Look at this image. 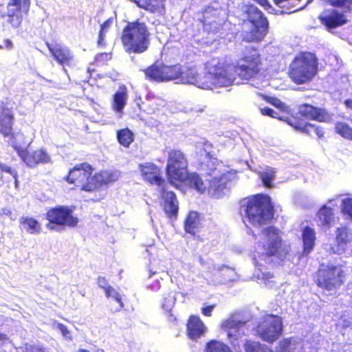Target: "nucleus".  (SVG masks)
Instances as JSON below:
<instances>
[{
	"mask_svg": "<svg viewBox=\"0 0 352 352\" xmlns=\"http://www.w3.org/2000/svg\"><path fill=\"white\" fill-rule=\"evenodd\" d=\"M93 172L94 168L88 162L79 163L69 170L65 180L86 192L98 191L102 186L113 181L108 171H100L92 175Z\"/></svg>",
	"mask_w": 352,
	"mask_h": 352,
	"instance_id": "1",
	"label": "nucleus"
},
{
	"mask_svg": "<svg viewBox=\"0 0 352 352\" xmlns=\"http://www.w3.org/2000/svg\"><path fill=\"white\" fill-rule=\"evenodd\" d=\"M120 42L129 54L146 52L151 43V33L146 23L140 19L128 22L122 30Z\"/></svg>",
	"mask_w": 352,
	"mask_h": 352,
	"instance_id": "2",
	"label": "nucleus"
},
{
	"mask_svg": "<svg viewBox=\"0 0 352 352\" xmlns=\"http://www.w3.org/2000/svg\"><path fill=\"white\" fill-rule=\"evenodd\" d=\"M318 73V59L314 53L300 52L289 65L287 75L297 85L311 82Z\"/></svg>",
	"mask_w": 352,
	"mask_h": 352,
	"instance_id": "3",
	"label": "nucleus"
},
{
	"mask_svg": "<svg viewBox=\"0 0 352 352\" xmlns=\"http://www.w3.org/2000/svg\"><path fill=\"white\" fill-rule=\"evenodd\" d=\"M265 72L263 61L258 50L252 47H246L236 64L229 63V72H232L234 80H250L262 75Z\"/></svg>",
	"mask_w": 352,
	"mask_h": 352,
	"instance_id": "4",
	"label": "nucleus"
},
{
	"mask_svg": "<svg viewBox=\"0 0 352 352\" xmlns=\"http://www.w3.org/2000/svg\"><path fill=\"white\" fill-rule=\"evenodd\" d=\"M243 207L248 221L253 226H263L274 218V207L267 195L258 193L248 197Z\"/></svg>",
	"mask_w": 352,
	"mask_h": 352,
	"instance_id": "5",
	"label": "nucleus"
},
{
	"mask_svg": "<svg viewBox=\"0 0 352 352\" xmlns=\"http://www.w3.org/2000/svg\"><path fill=\"white\" fill-rule=\"evenodd\" d=\"M262 232L266 239L265 243L262 245L263 252H257L254 258L265 263L266 258L271 257L280 261L285 259L290 252L291 246L282 239L279 230L274 226H268Z\"/></svg>",
	"mask_w": 352,
	"mask_h": 352,
	"instance_id": "6",
	"label": "nucleus"
},
{
	"mask_svg": "<svg viewBox=\"0 0 352 352\" xmlns=\"http://www.w3.org/2000/svg\"><path fill=\"white\" fill-rule=\"evenodd\" d=\"M347 268L342 264L320 263L314 275V282L322 289H339L346 280Z\"/></svg>",
	"mask_w": 352,
	"mask_h": 352,
	"instance_id": "7",
	"label": "nucleus"
},
{
	"mask_svg": "<svg viewBox=\"0 0 352 352\" xmlns=\"http://www.w3.org/2000/svg\"><path fill=\"white\" fill-rule=\"evenodd\" d=\"M234 76L229 72V63L219 60L208 72L199 75L195 83L202 89H212L213 87H228L233 84Z\"/></svg>",
	"mask_w": 352,
	"mask_h": 352,
	"instance_id": "8",
	"label": "nucleus"
},
{
	"mask_svg": "<svg viewBox=\"0 0 352 352\" xmlns=\"http://www.w3.org/2000/svg\"><path fill=\"white\" fill-rule=\"evenodd\" d=\"M247 21L252 24L249 31L243 34V41L248 43H258L264 39L269 28L267 18L255 6L248 5L246 9Z\"/></svg>",
	"mask_w": 352,
	"mask_h": 352,
	"instance_id": "9",
	"label": "nucleus"
},
{
	"mask_svg": "<svg viewBox=\"0 0 352 352\" xmlns=\"http://www.w3.org/2000/svg\"><path fill=\"white\" fill-rule=\"evenodd\" d=\"M283 330L282 317L272 314L263 316L254 328L255 335L268 344L278 340L283 335Z\"/></svg>",
	"mask_w": 352,
	"mask_h": 352,
	"instance_id": "10",
	"label": "nucleus"
},
{
	"mask_svg": "<svg viewBox=\"0 0 352 352\" xmlns=\"http://www.w3.org/2000/svg\"><path fill=\"white\" fill-rule=\"evenodd\" d=\"M45 227L50 231L60 232L67 228H74L78 223V218L74 215L73 210L67 206H56L45 213Z\"/></svg>",
	"mask_w": 352,
	"mask_h": 352,
	"instance_id": "11",
	"label": "nucleus"
},
{
	"mask_svg": "<svg viewBox=\"0 0 352 352\" xmlns=\"http://www.w3.org/2000/svg\"><path fill=\"white\" fill-rule=\"evenodd\" d=\"M189 163L186 154L179 148H170L167 153L165 173L167 182L173 186L184 177Z\"/></svg>",
	"mask_w": 352,
	"mask_h": 352,
	"instance_id": "12",
	"label": "nucleus"
},
{
	"mask_svg": "<svg viewBox=\"0 0 352 352\" xmlns=\"http://www.w3.org/2000/svg\"><path fill=\"white\" fill-rule=\"evenodd\" d=\"M247 322L245 320L229 318L221 323V329L226 332L228 340L236 352L241 351Z\"/></svg>",
	"mask_w": 352,
	"mask_h": 352,
	"instance_id": "13",
	"label": "nucleus"
},
{
	"mask_svg": "<svg viewBox=\"0 0 352 352\" xmlns=\"http://www.w3.org/2000/svg\"><path fill=\"white\" fill-rule=\"evenodd\" d=\"M14 147L24 163L30 168H34L39 164H48L52 162L50 154L43 148L28 151L26 148H17L16 146Z\"/></svg>",
	"mask_w": 352,
	"mask_h": 352,
	"instance_id": "14",
	"label": "nucleus"
},
{
	"mask_svg": "<svg viewBox=\"0 0 352 352\" xmlns=\"http://www.w3.org/2000/svg\"><path fill=\"white\" fill-rule=\"evenodd\" d=\"M53 59L61 66L69 67L74 62V55L67 46L56 42H45Z\"/></svg>",
	"mask_w": 352,
	"mask_h": 352,
	"instance_id": "15",
	"label": "nucleus"
},
{
	"mask_svg": "<svg viewBox=\"0 0 352 352\" xmlns=\"http://www.w3.org/2000/svg\"><path fill=\"white\" fill-rule=\"evenodd\" d=\"M286 122L290 126L303 133L311 135L314 133L320 140L324 138V129L320 126L305 122L304 118L298 114V111L287 117Z\"/></svg>",
	"mask_w": 352,
	"mask_h": 352,
	"instance_id": "16",
	"label": "nucleus"
},
{
	"mask_svg": "<svg viewBox=\"0 0 352 352\" xmlns=\"http://www.w3.org/2000/svg\"><path fill=\"white\" fill-rule=\"evenodd\" d=\"M14 113L11 108L2 106L0 109V134L13 141L16 140V133L14 129Z\"/></svg>",
	"mask_w": 352,
	"mask_h": 352,
	"instance_id": "17",
	"label": "nucleus"
},
{
	"mask_svg": "<svg viewBox=\"0 0 352 352\" xmlns=\"http://www.w3.org/2000/svg\"><path fill=\"white\" fill-rule=\"evenodd\" d=\"M160 197L162 200V208L168 218L176 220L179 212V201L176 194L163 186L161 189Z\"/></svg>",
	"mask_w": 352,
	"mask_h": 352,
	"instance_id": "18",
	"label": "nucleus"
},
{
	"mask_svg": "<svg viewBox=\"0 0 352 352\" xmlns=\"http://www.w3.org/2000/svg\"><path fill=\"white\" fill-rule=\"evenodd\" d=\"M143 179L151 185L163 186L165 179L162 176L160 166L153 162H144L138 166Z\"/></svg>",
	"mask_w": 352,
	"mask_h": 352,
	"instance_id": "19",
	"label": "nucleus"
},
{
	"mask_svg": "<svg viewBox=\"0 0 352 352\" xmlns=\"http://www.w3.org/2000/svg\"><path fill=\"white\" fill-rule=\"evenodd\" d=\"M318 19L328 30L340 27L348 22L346 15L335 9L324 10L318 16Z\"/></svg>",
	"mask_w": 352,
	"mask_h": 352,
	"instance_id": "20",
	"label": "nucleus"
},
{
	"mask_svg": "<svg viewBox=\"0 0 352 352\" xmlns=\"http://www.w3.org/2000/svg\"><path fill=\"white\" fill-rule=\"evenodd\" d=\"M31 4V0H10L9 6H14L12 10H9L8 17L10 23L14 27H19L23 20L22 12L28 14Z\"/></svg>",
	"mask_w": 352,
	"mask_h": 352,
	"instance_id": "21",
	"label": "nucleus"
},
{
	"mask_svg": "<svg viewBox=\"0 0 352 352\" xmlns=\"http://www.w3.org/2000/svg\"><path fill=\"white\" fill-rule=\"evenodd\" d=\"M298 114L305 119L318 122H326L329 118V113L324 109L318 108L309 104L300 105Z\"/></svg>",
	"mask_w": 352,
	"mask_h": 352,
	"instance_id": "22",
	"label": "nucleus"
},
{
	"mask_svg": "<svg viewBox=\"0 0 352 352\" xmlns=\"http://www.w3.org/2000/svg\"><path fill=\"white\" fill-rule=\"evenodd\" d=\"M206 327L198 316L190 315L186 322V335L193 340H197L206 331Z\"/></svg>",
	"mask_w": 352,
	"mask_h": 352,
	"instance_id": "23",
	"label": "nucleus"
},
{
	"mask_svg": "<svg viewBox=\"0 0 352 352\" xmlns=\"http://www.w3.org/2000/svg\"><path fill=\"white\" fill-rule=\"evenodd\" d=\"M182 185H186L189 188H194L201 193H203L206 190L203 179L196 172H190L188 170L184 174V178L179 179L176 185H173V186L177 189H179Z\"/></svg>",
	"mask_w": 352,
	"mask_h": 352,
	"instance_id": "24",
	"label": "nucleus"
},
{
	"mask_svg": "<svg viewBox=\"0 0 352 352\" xmlns=\"http://www.w3.org/2000/svg\"><path fill=\"white\" fill-rule=\"evenodd\" d=\"M201 227L199 214L196 211L189 212L184 221L185 232L191 234L194 238L203 241V239L197 234Z\"/></svg>",
	"mask_w": 352,
	"mask_h": 352,
	"instance_id": "25",
	"label": "nucleus"
},
{
	"mask_svg": "<svg viewBox=\"0 0 352 352\" xmlns=\"http://www.w3.org/2000/svg\"><path fill=\"white\" fill-rule=\"evenodd\" d=\"M318 226L322 228H329L334 221V212L332 208L322 205L316 213Z\"/></svg>",
	"mask_w": 352,
	"mask_h": 352,
	"instance_id": "26",
	"label": "nucleus"
},
{
	"mask_svg": "<svg viewBox=\"0 0 352 352\" xmlns=\"http://www.w3.org/2000/svg\"><path fill=\"white\" fill-rule=\"evenodd\" d=\"M302 239L303 242V252L310 253L314 248L316 241V233L313 228L306 226L302 230Z\"/></svg>",
	"mask_w": 352,
	"mask_h": 352,
	"instance_id": "27",
	"label": "nucleus"
},
{
	"mask_svg": "<svg viewBox=\"0 0 352 352\" xmlns=\"http://www.w3.org/2000/svg\"><path fill=\"white\" fill-rule=\"evenodd\" d=\"M163 64L154 63L143 69L146 78L153 82H163Z\"/></svg>",
	"mask_w": 352,
	"mask_h": 352,
	"instance_id": "28",
	"label": "nucleus"
},
{
	"mask_svg": "<svg viewBox=\"0 0 352 352\" xmlns=\"http://www.w3.org/2000/svg\"><path fill=\"white\" fill-rule=\"evenodd\" d=\"M163 82L183 78V71L179 64L173 65H163Z\"/></svg>",
	"mask_w": 352,
	"mask_h": 352,
	"instance_id": "29",
	"label": "nucleus"
},
{
	"mask_svg": "<svg viewBox=\"0 0 352 352\" xmlns=\"http://www.w3.org/2000/svg\"><path fill=\"white\" fill-rule=\"evenodd\" d=\"M126 100L127 89L125 85H120L113 95V109L117 112H121L126 103Z\"/></svg>",
	"mask_w": 352,
	"mask_h": 352,
	"instance_id": "30",
	"label": "nucleus"
},
{
	"mask_svg": "<svg viewBox=\"0 0 352 352\" xmlns=\"http://www.w3.org/2000/svg\"><path fill=\"white\" fill-rule=\"evenodd\" d=\"M20 225L29 234H38L41 232V223L34 218L22 217L19 221Z\"/></svg>",
	"mask_w": 352,
	"mask_h": 352,
	"instance_id": "31",
	"label": "nucleus"
},
{
	"mask_svg": "<svg viewBox=\"0 0 352 352\" xmlns=\"http://www.w3.org/2000/svg\"><path fill=\"white\" fill-rule=\"evenodd\" d=\"M336 232L337 246L342 250H344L347 244L352 241V232L344 227L338 228Z\"/></svg>",
	"mask_w": 352,
	"mask_h": 352,
	"instance_id": "32",
	"label": "nucleus"
},
{
	"mask_svg": "<svg viewBox=\"0 0 352 352\" xmlns=\"http://www.w3.org/2000/svg\"><path fill=\"white\" fill-rule=\"evenodd\" d=\"M116 137L118 143L125 148L129 147L134 141V134L127 127L118 130Z\"/></svg>",
	"mask_w": 352,
	"mask_h": 352,
	"instance_id": "33",
	"label": "nucleus"
},
{
	"mask_svg": "<svg viewBox=\"0 0 352 352\" xmlns=\"http://www.w3.org/2000/svg\"><path fill=\"white\" fill-rule=\"evenodd\" d=\"M204 352H232L230 346L222 341L210 340L206 343Z\"/></svg>",
	"mask_w": 352,
	"mask_h": 352,
	"instance_id": "34",
	"label": "nucleus"
},
{
	"mask_svg": "<svg viewBox=\"0 0 352 352\" xmlns=\"http://www.w3.org/2000/svg\"><path fill=\"white\" fill-rule=\"evenodd\" d=\"M296 344L294 337L284 338L278 342L276 352H295Z\"/></svg>",
	"mask_w": 352,
	"mask_h": 352,
	"instance_id": "35",
	"label": "nucleus"
},
{
	"mask_svg": "<svg viewBox=\"0 0 352 352\" xmlns=\"http://www.w3.org/2000/svg\"><path fill=\"white\" fill-rule=\"evenodd\" d=\"M335 131L342 138L352 141V127L345 122H337L335 124Z\"/></svg>",
	"mask_w": 352,
	"mask_h": 352,
	"instance_id": "36",
	"label": "nucleus"
},
{
	"mask_svg": "<svg viewBox=\"0 0 352 352\" xmlns=\"http://www.w3.org/2000/svg\"><path fill=\"white\" fill-rule=\"evenodd\" d=\"M113 23V19L111 18H109L107 20H105L100 27V30L98 33V37L97 41V44L98 46H104V38L106 33L107 32L108 30L111 27V24Z\"/></svg>",
	"mask_w": 352,
	"mask_h": 352,
	"instance_id": "37",
	"label": "nucleus"
},
{
	"mask_svg": "<svg viewBox=\"0 0 352 352\" xmlns=\"http://www.w3.org/2000/svg\"><path fill=\"white\" fill-rule=\"evenodd\" d=\"M243 348L245 352H261L264 347L259 342L247 339L243 343Z\"/></svg>",
	"mask_w": 352,
	"mask_h": 352,
	"instance_id": "38",
	"label": "nucleus"
},
{
	"mask_svg": "<svg viewBox=\"0 0 352 352\" xmlns=\"http://www.w3.org/2000/svg\"><path fill=\"white\" fill-rule=\"evenodd\" d=\"M112 58L111 52H102L98 54L94 58V62L97 65H102L110 60Z\"/></svg>",
	"mask_w": 352,
	"mask_h": 352,
	"instance_id": "39",
	"label": "nucleus"
},
{
	"mask_svg": "<svg viewBox=\"0 0 352 352\" xmlns=\"http://www.w3.org/2000/svg\"><path fill=\"white\" fill-rule=\"evenodd\" d=\"M261 178L263 184L265 187L271 188L272 181L274 178V173L273 171L261 173Z\"/></svg>",
	"mask_w": 352,
	"mask_h": 352,
	"instance_id": "40",
	"label": "nucleus"
},
{
	"mask_svg": "<svg viewBox=\"0 0 352 352\" xmlns=\"http://www.w3.org/2000/svg\"><path fill=\"white\" fill-rule=\"evenodd\" d=\"M0 170L1 172H5L9 173L12 176L14 179L15 186H18L19 181H18V173L15 169L12 168L10 166H8L1 162H0Z\"/></svg>",
	"mask_w": 352,
	"mask_h": 352,
	"instance_id": "41",
	"label": "nucleus"
},
{
	"mask_svg": "<svg viewBox=\"0 0 352 352\" xmlns=\"http://www.w3.org/2000/svg\"><path fill=\"white\" fill-rule=\"evenodd\" d=\"M330 6L338 8H345L347 10H349V7L350 5L351 0H325Z\"/></svg>",
	"mask_w": 352,
	"mask_h": 352,
	"instance_id": "42",
	"label": "nucleus"
},
{
	"mask_svg": "<svg viewBox=\"0 0 352 352\" xmlns=\"http://www.w3.org/2000/svg\"><path fill=\"white\" fill-rule=\"evenodd\" d=\"M342 212L352 219V199H344L342 201Z\"/></svg>",
	"mask_w": 352,
	"mask_h": 352,
	"instance_id": "43",
	"label": "nucleus"
},
{
	"mask_svg": "<svg viewBox=\"0 0 352 352\" xmlns=\"http://www.w3.org/2000/svg\"><path fill=\"white\" fill-rule=\"evenodd\" d=\"M175 302V298L171 295V294L168 293L164 297V301L162 302V307L169 310L173 306Z\"/></svg>",
	"mask_w": 352,
	"mask_h": 352,
	"instance_id": "44",
	"label": "nucleus"
},
{
	"mask_svg": "<svg viewBox=\"0 0 352 352\" xmlns=\"http://www.w3.org/2000/svg\"><path fill=\"white\" fill-rule=\"evenodd\" d=\"M263 98L267 102L276 107H281L283 105L281 100L276 97L264 96Z\"/></svg>",
	"mask_w": 352,
	"mask_h": 352,
	"instance_id": "45",
	"label": "nucleus"
},
{
	"mask_svg": "<svg viewBox=\"0 0 352 352\" xmlns=\"http://www.w3.org/2000/svg\"><path fill=\"white\" fill-rule=\"evenodd\" d=\"M261 113L263 116L271 118H277L278 113L275 112L272 109L265 107L261 109Z\"/></svg>",
	"mask_w": 352,
	"mask_h": 352,
	"instance_id": "46",
	"label": "nucleus"
},
{
	"mask_svg": "<svg viewBox=\"0 0 352 352\" xmlns=\"http://www.w3.org/2000/svg\"><path fill=\"white\" fill-rule=\"evenodd\" d=\"M97 284L99 287L104 289L109 285L108 280L104 276H98L96 280Z\"/></svg>",
	"mask_w": 352,
	"mask_h": 352,
	"instance_id": "47",
	"label": "nucleus"
},
{
	"mask_svg": "<svg viewBox=\"0 0 352 352\" xmlns=\"http://www.w3.org/2000/svg\"><path fill=\"white\" fill-rule=\"evenodd\" d=\"M214 305H208L201 308V314L205 316H211Z\"/></svg>",
	"mask_w": 352,
	"mask_h": 352,
	"instance_id": "48",
	"label": "nucleus"
},
{
	"mask_svg": "<svg viewBox=\"0 0 352 352\" xmlns=\"http://www.w3.org/2000/svg\"><path fill=\"white\" fill-rule=\"evenodd\" d=\"M13 47L12 42L9 38H6L3 41V43L0 44V49L11 50Z\"/></svg>",
	"mask_w": 352,
	"mask_h": 352,
	"instance_id": "49",
	"label": "nucleus"
},
{
	"mask_svg": "<svg viewBox=\"0 0 352 352\" xmlns=\"http://www.w3.org/2000/svg\"><path fill=\"white\" fill-rule=\"evenodd\" d=\"M112 298L119 304V310L124 308V303L122 300L121 295L118 292H114V294H113Z\"/></svg>",
	"mask_w": 352,
	"mask_h": 352,
	"instance_id": "50",
	"label": "nucleus"
},
{
	"mask_svg": "<svg viewBox=\"0 0 352 352\" xmlns=\"http://www.w3.org/2000/svg\"><path fill=\"white\" fill-rule=\"evenodd\" d=\"M105 293V296L107 298L112 297L113 294H114V292H116L117 291L115 290V289L111 286L108 285L107 287L102 289Z\"/></svg>",
	"mask_w": 352,
	"mask_h": 352,
	"instance_id": "51",
	"label": "nucleus"
},
{
	"mask_svg": "<svg viewBox=\"0 0 352 352\" xmlns=\"http://www.w3.org/2000/svg\"><path fill=\"white\" fill-rule=\"evenodd\" d=\"M26 352H45V350L38 345H31Z\"/></svg>",
	"mask_w": 352,
	"mask_h": 352,
	"instance_id": "52",
	"label": "nucleus"
},
{
	"mask_svg": "<svg viewBox=\"0 0 352 352\" xmlns=\"http://www.w3.org/2000/svg\"><path fill=\"white\" fill-rule=\"evenodd\" d=\"M58 329L61 332L62 335L65 337L67 336L69 334V331L67 329V327L63 324H58Z\"/></svg>",
	"mask_w": 352,
	"mask_h": 352,
	"instance_id": "53",
	"label": "nucleus"
},
{
	"mask_svg": "<svg viewBox=\"0 0 352 352\" xmlns=\"http://www.w3.org/2000/svg\"><path fill=\"white\" fill-rule=\"evenodd\" d=\"M259 5L264 7L265 9L270 8L271 7L267 0H254Z\"/></svg>",
	"mask_w": 352,
	"mask_h": 352,
	"instance_id": "54",
	"label": "nucleus"
},
{
	"mask_svg": "<svg viewBox=\"0 0 352 352\" xmlns=\"http://www.w3.org/2000/svg\"><path fill=\"white\" fill-rule=\"evenodd\" d=\"M343 104L346 109L352 111V98L344 100Z\"/></svg>",
	"mask_w": 352,
	"mask_h": 352,
	"instance_id": "55",
	"label": "nucleus"
},
{
	"mask_svg": "<svg viewBox=\"0 0 352 352\" xmlns=\"http://www.w3.org/2000/svg\"><path fill=\"white\" fill-rule=\"evenodd\" d=\"M1 214L10 217L12 215V211L11 209L9 208H2Z\"/></svg>",
	"mask_w": 352,
	"mask_h": 352,
	"instance_id": "56",
	"label": "nucleus"
},
{
	"mask_svg": "<svg viewBox=\"0 0 352 352\" xmlns=\"http://www.w3.org/2000/svg\"><path fill=\"white\" fill-rule=\"evenodd\" d=\"M273 276H274L273 274L270 273V272H265V273H263V274H262V278L265 280H267L272 278Z\"/></svg>",
	"mask_w": 352,
	"mask_h": 352,
	"instance_id": "57",
	"label": "nucleus"
},
{
	"mask_svg": "<svg viewBox=\"0 0 352 352\" xmlns=\"http://www.w3.org/2000/svg\"><path fill=\"white\" fill-rule=\"evenodd\" d=\"M6 336L0 333V347L4 344Z\"/></svg>",
	"mask_w": 352,
	"mask_h": 352,
	"instance_id": "58",
	"label": "nucleus"
},
{
	"mask_svg": "<svg viewBox=\"0 0 352 352\" xmlns=\"http://www.w3.org/2000/svg\"><path fill=\"white\" fill-rule=\"evenodd\" d=\"M76 352H90L89 351L85 349H79Z\"/></svg>",
	"mask_w": 352,
	"mask_h": 352,
	"instance_id": "59",
	"label": "nucleus"
},
{
	"mask_svg": "<svg viewBox=\"0 0 352 352\" xmlns=\"http://www.w3.org/2000/svg\"><path fill=\"white\" fill-rule=\"evenodd\" d=\"M261 352H273L272 349L263 348Z\"/></svg>",
	"mask_w": 352,
	"mask_h": 352,
	"instance_id": "60",
	"label": "nucleus"
},
{
	"mask_svg": "<svg viewBox=\"0 0 352 352\" xmlns=\"http://www.w3.org/2000/svg\"><path fill=\"white\" fill-rule=\"evenodd\" d=\"M352 10V0H351V2H350V5H349V11L351 10Z\"/></svg>",
	"mask_w": 352,
	"mask_h": 352,
	"instance_id": "61",
	"label": "nucleus"
}]
</instances>
